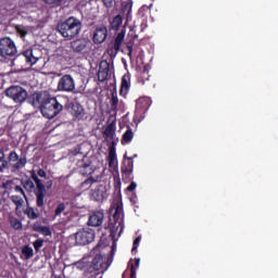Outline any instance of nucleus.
<instances>
[{
	"mask_svg": "<svg viewBox=\"0 0 278 278\" xmlns=\"http://www.w3.org/2000/svg\"><path fill=\"white\" fill-rule=\"evenodd\" d=\"M116 244H113L110 251V255H105V250L108 245L97 244L90 251V257H92L91 262H87L86 258H83L81 263H78L81 269H84L85 274H92L89 278H97L99 276V271L104 274L109 267L113 263V257L116 251Z\"/></svg>",
	"mask_w": 278,
	"mask_h": 278,
	"instance_id": "obj_1",
	"label": "nucleus"
},
{
	"mask_svg": "<svg viewBox=\"0 0 278 278\" xmlns=\"http://www.w3.org/2000/svg\"><path fill=\"white\" fill-rule=\"evenodd\" d=\"M31 104L34 108H38L41 115L48 119L55 118L64 110V105L48 90L34 92L31 94Z\"/></svg>",
	"mask_w": 278,
	"mask_h": 278,
	"instance_id": "obj_2",
	"label": "nucleus"
},
{
	"mask_svg": "<svg viewBox=\"0 0 278 278\" xmlns=\"http://www.w3.org/2000/svg\"><path fill=\"white\" fill-rule=\"evenodd\" d=\"M30 179H22L21 185L27 192H34L36 197V206L38 208H45L46 205V198L50 197L48 194L46 185L43 181L38 177L35 170L29 172Z\"/></svg>",
	"mask_w": 278,
	"mask_h": 278,
	"instance_id": "obj_3",
	"label": "nucleus"
},
{
	"mask_svg": "<svg viewBox=\"0 0 278 278\" xmlns=\"http://www.w3.org/2000/svg\"><path fill=\"white\" fill-rule=\"evenodd\" d=\"M28 159L26 152H21L20 155L16 150H11L7 159L3 148H0V173H4L9 165L12 173H18L26 167Z\"/></svg>",
	"mask_w": 278,
	"mask_h": 278,
	"instance_id": "obj_4",
	"label": "nucleus"
},
{
	"mask_svg": "<svg viewBox=\"0 0 278 278\" xmlns=\"http://www.w3.org/2000/svg\"><path fill=\"white\" fill-rule=\"evenodd\" d=\"M113 208H115L113 217H110L108 228L110 229V240H112V244H116L117 232L121 235L124 230V211L123 203L117 201L114 203Z\"/></svg>",
	"mask_w": 278,
	"mask_h": 278,
	"instance_id": "obj_5",
	"label": "nucleus"
},
{
	"mask_svg": "<svg viewBox=\"0 0 278 278\" xmlns=\"http://www.w3.org/2000/svg\"><path fill=\"white\" fill-rule=\"evenodd\" d=\"M81 23L75 16H71L62 23H59L56 30L67 40H73L79 34Z\"/></svg>",
	"mask_w": 278,
	"mask_h": 278,
	"instance_id": "obj_6",
	"label": "nucleus"
},
{
	"mask_svg": "<svg viewBox=\"0 0 278 278\" xmlns=\"http://www.w3.org/2000/svg\"><path fill=\"white\" fill-rule=\"evenodd\" d=\"M5 97L16 104H23L28 99V91L22 86H11L5 89Z\"/></svg>",
	"mask_w": 278,
	"mask_h": 278,
	"instance_id": "obj_7",
	"label": "nucleus"
},
{
	"mask_svg": "<svg viewBox=\"0 0 278 278\" xmlns=\"http://www.w3.org/2000/svg\"><path fill=\"white\" fill-rule=\"evenodd\" d=\"M16 53H17L16 45L10 37H4L0 39V58L2 59L14 58Z\"/></svg>",
	"mask_w": 278,
	"mask_h": 278,
	"instance_id": "obj_8",
	"label": "nucleus"
},
{
	"mask_svg": "<svg viewBox=\"0 0 278 278\" xmlns=\"http://www.w3.org/2000/svg\"><path fill=\"white\" fill-rule=\"evenodd\" d=\"M65 109L71 113L73 119L76 122H85L88 119V115L79 102H70L65 105Z\"/></svg>",
	"mask_w": 278,
	"mask_h": 278,
	"instance_id": "obj_9",
	"label": "nucleus"
},
{
	"mask_svg": "<svg viewBox=\"0 0 278 278\" xmlns=\"http://www.w3.org/2000/svg\"><path fill=\"white\" fill-rule=\"evenodd\" d=\"M40 58L34 49H26L13 59V63L24 61L27 65L34 66L39 62Z\"/></svg>",
	"mask_w": 278,
	"mask_h": 278,
	"instance_id": "obj_10",
	"label": "nucleus"
},
{
	"mask_svg": "<svg viewBox=\"0 0 278 278\" xmlns=\"http://www.w3.org/2000/svg\"><path fill=\"white\" fill-rule=\"evenodd\" d=\"M59 92H75V78L71 74L63 75L58 83Z\"/></svg>",
	"mask_w": 278,
	"mask_h": 278,
	"instance_id": "obj_11",
	"label": "nucleus"
},
{
	"mask_svg": "<svg viewBox=\"0 0 278 278\" xmlns=\"http://www.w3.org/2000/svg\"><path fill=\"white\" fill-rule=\"evenodd\" d=\"M94 240V231L92 229H83L75 233V244H91Z\"/></svg>",
	"mask_w": 278,
	"mask_h": 278,
	"instance_id": "obj_12",
	"label": "nucleus"
},
{
	"mask_svg": "<svg viewBox=\"0 0 278 278\" xmlns=\"http://www.w3.org/2000/svg\"><path fill=\"white\" fill-rule=\"evenodd\" d=\"M71 49L74 53H88L90 41L85 38H79L71 42Z\"/></svg>",
	"mask_w": 278,
	"mask_h": 278,
	"instance_id": "obj_13",
	"label": "nucleus"
},
{
	"mask_svg": "<svg viewBox=\"0 0 278 278\" xmlns=\"http://www.w3.org/2000/svg\"><path fill=\"white\" fill-rule=\"evenodd\" d=\"M103 220H104L103 211H92L89 214L87 225L91 227H100L103 224Z\"/></svg>",
	"mask_w": 278,
	"mask_h": 278,
	"instance_id": "obj_14",
	"label": "nucleus"
},
{
	"mask_svg": "<svg viewBox=\"0 0 278 278\" xmlns=\"http://www.w3.org/2000/svg\"><path fill=\"white\" fill-rule=\"evenodd\" d=\"M77 166L79 168L80 175L83 176H89L94 172L91 162L87 156H84L83 160L77 163Z\"/></svg>",
	"mask_w": 278,
	"mask_h": 278,
	"instance_id": "obj_15",
	"label": "nucleus"
},
{
	"mask_svg": "<svg viewBox=\"0 0 278 278\" xmlns=\"http://www.w3.org/2000/svg\"><path fill=\"white\" fill-rule=\"evenodd\" d=\"M108 37V28L105 26L97 27L92 40L94 45H102L106 40Z\"/></svg>",
	"mask_w": 278,
	"mask_h": 278,
	"instance_id": "obj_16",
	"label": "nucleus"
},
{
	"mask_svg": "<svg viewBox=\"0 0 278 278\" xmlns=\"http://www.w3.org/2000/svg\"><path fill=\"white\" fill-rule=\"evenodd\" d=\"M125 160H127V162L124 163V165L122 166V175H123V179L127 180L130 178L132 172H134V160L131 157H127L125 154Z\"/></svg>",
	"mask_w": 278,
	"mask_h": 278,
	"instance_id": "obj_17",
	"label": "nucleus"
},
{
	"mask_svg": "<svg viewBox=\"0 0 278 278\" xmlns=\"http://www.w3.org/2000/svg\"><path fill=\"white\" fill-rule=\"evenodd\" d=\"M110 73V63L108 61H101L98 72V80L100 83L106 81Z\"/></svg>",
	"mask_w": 278,
	"mask_h": 278,
	"instance_id": "obj_18",
	"label": "nucleus"
},
{
	"mask_svg": "<svg viewBox=\"0 0 278 278\" xmlns=\"http://www.w3.org/2000/svg\"><path fill=\"white\" fill-rule=\"evenodd\" d=\"M151 106V101L149 98L147 97H141L137 100V103H136V110L139 112V113H146L148 112V110L150 109Z\"/></svg>",
	"mask_w": 278,
	"mask_h": 278,
	"instance_id": "obj_19",
	"label": "nucleus"
},
{
	"mask_svg": "<svg viewBox=\"0 0 278 278\" xmlns=\"http://www.w3.org/2000/svg\"><path fill=\"white\" fill-rule=\"evenodd\" d=\"M35 256V251L33 248H29V244L23 245L21 249L20 258L22 261H29Z\"/></svg>",
	"mask_w": 278,
	"mask_h": 278,
	"instance_id": "obj_20",
	"label": "nucleus"
},
{
	"mask_svg": "<svg viewBox=\"0 0 278 278\" xmlns=\"http://www.w3.org/2000/svg\"><path fill=\"white\" fill-rule=\"evenodd\" d=\"M129 90H130V75L125 74L122 78L119 94L123 97H126Z\"/></svg>",
	"mask_w": 278,
	"mask_h": 278,
	"instance_id": "obj_21",
	"label": "nucleus"
},
{
	"mask_svg": "<svg viewBox=\"0 0 278 278\" xmlns=\"http://www.w3.org/2000/svg\"><path fill=\"white\" fill-rule=\"evenodd\" d=\"M125 34L126 31L123 29L121 33L117 34L115 41H114V47L111 49L112 53L113 51H115V55L116 53H118V51H121V47L125 40Z\"/></svg>",
	"mask_w": 278,
	"mask_h": 278,
	"instance_id": "obj_22",
	"label": "nucleus"
},
{
	"mask_svg": "<svg viewBox=\"0 0 278 278\" xmlns=\"http://www.w3.org/2000/svg\"><path fill=\"white\" fill-rule=\"evenodd\" d=\"M117 155H116V148H114V142L112 148L109 150V166L114 167L117 166Z\"/></svg>",
	"mask_w": 278,
	"mask_h": 278,
	"instance_id": "obj_23",
	"label": "nucleus"
},
{
	"mask_svg": "<svg viewBox=\"0 0 278 278\" xmlns=\"http://www.w3.org/2000/svg\"><path fill=\"white\" fill-rule=\"evenodd\" d=\"M33 229L35 231H38V232L45 235V236H51L52 235V231H51L50 227L42 226L40 223H35L33 225Z\"/></svg>",
	"mask_w": 278,
	"mask_h": 278,
	"instance_id": "obj_24",
	"label": "nucleus"
},
{
	"mask_svg": "<svg viewBox=\"0 0 278 278\" xmlns=\"http://www.w3.org/2000/svg\"><path fill=\"white\" fill-rule=\"evenodd\" d=\"M8 222L13 229L20 230L23 228V223L12 214L9 215Z\"/></svg>",
	"mask_w": 278,
	"mask_h": 278,
	"instance_id": "obj_25",
	"label": "nucleus"
},
{
	"mask_svg": "<svg viewBox=\"0 0 278 278\" xmlns=\"http://www.w3.org/2000/svg\"><path fill=\"white\" fill-rule=\"evenodd\" d=\"M115 130H116L115 124H114V122H112L105 127L103 135L106 139L112 140V139H114Z\"/></svg>",
	"mask_w": 278,
	"mask_h": 278,
	"instance_id": "obj_26",
	"label": "nucleus"
},
{
	"mask_svg": "<svg viewBox=\"0 0 278 278\" xmlns=\"http://www.w3.org/2000/svg\"><path fill=\"white\" fill-rule=\"evenodd\" d=\"M105 192L103 191V187L99 186L94 190L91 191V198L94 201H101L104 199Z\"/></svg>",
	"mask_w": 278,
	"mask_h": 278,
	"instance_id": "obj_27",
	"label": "nucleus"
},
{
	"mask_svg": "<svg viewBox=\"0 0 278 278\" xmlns=\"http://www.w3.org/2000/svg\"><path fill=\"white\" fill-rule=\"evenodd\" d=\"M24 214L29 218V219H38L40 217V213L36 212V210L31 206H27L24 210Z\"/></svg>",
	"mask_w": 278,
	"mask_h": 278,
	"instance_id": "obj_28",
	"label": "nucleus"
},
{
	"mask_svg": "<svg viewBox=\"0 0 278 278\" xmlns=\"http://www.w3.org/2000/svg\"><path fill=\"white\" fill-rule=\"evenodd\" d=\"M9 199L11 200V202L16 206V208H20L23 206L24 204V199L22 194H17V195H11L9 197Z\"/></svg>",
	"mask_w": 278,
	"mask_h": 278,
	"instance_id": "obj_29",
	"label": "nucleus"
},
{
	"mask_svg": "<svg viewBox=\"0 0 278 278\" xmlns=\"http://www.w3.org/2000/svg\"><path fill=\"white\" fill-rule=\"evenodd\" d=\"M125 45H126V49L128 50V58L132 60V53H135L136 51L135 37L128 40Z\"/></svg>",
	"mask_w": 278,
	"mask_h": 278,
	"instance_id": "obj_30",
	"label": "nucleus"
},
{
	"mask_svg": "<svg viewBox=\"0 0 278 278\" xmlns=\"http://www.w3.org/2000/svg\"><path fill=\"white\" fill-rule=\"evenodd\" d=\"M122 24H123V16L118 14L113 17L111 22V27L115 30H118Z\"/></svg>",
	"mask_w": 278,
	"mask_h": 278,
	"instance_id": "obj_31",
	"label": "nucleus"
},
{
	"mask_svg": "<svg viewBox=\"0 0 278 278\" xmlns=\"http://www.w3.org/2000/svg\"><path fill=\"white\" fill-rule=\"evenodd\" d=\"M132 139H134V131L130 127H128V129L123 135L122 143L123 144L130 143Z\"/></svg>",
	"mask_w": 278,
	"mask_h": 278,
	"instance_id": "obj_32",
	"label": "nucleus"
},
{
	"mask_svg": "<svg viewBox=\"0 0 278 278\" xmlns=\"http://www.w3.org/2000/svg\"><path fill=\"white\" fill-rule=\"evenodd\" d=\"M97 180L93 177L87 178L84 182H81L80 188L83 190H88Z\"/></svg>",
	"mask_w": 278,
	"mask_h": 278,
	"instance_id": "obj_33",
	"label": "nucleus"
},
{
	"mask_svg": "<svg viewBox=\"0 0 278 278\" xmlns=\"http://www.w3.org/2000/svg\"><path fill=\"white\" fill-rule=\"evenodd\" d=\"M111 106H112V111H117L118 98H117L116 91L112 92Z\"/></svg>",
	"mask_w": 278,
	"mask_h": 278,
	"instance_id": "obj_34",
	"label": "nucleus"
},
{
	"mask_svg": "<svg viewBox=\"0 0 278 278\" xmlns=\"http://www.w3.org/2000/svg\"><path fill=\"white\" fill-rule=\"evenodd\" d=\"M43 2L48 5H51L52 8H58L62 5V2H64V0H43Z\"/></svg>",
	"mask_w": 278,
	"mask_h": 278,
	"instance_id": "obj_35",
	"label": "nucleus"
},
{
	"mask_svg": "<svg viewBox=\"0 0 278 278\" xmlns=\"http://www.w3.org/2000/svg\"><path fill=\"white\" fill-rule=\"evenodd\" d=\"M65 210H66V204L60 203V204L56 206L55 211H54V216H60V215H62Z\"/></svg>",
	"mask_w": 278,
	"mask_h": 278,
	"instance_id": "obj_36",
	"label": "nucleus"
},
{
	"mask_svg": "<svg viewBox=\"0 0 278 278\" xmlns=\"http://www.w3.org/2000/svg\"><path fill=\"white\" fill-rule=\"evenodd\" d=\"M13 190H14V192H16V193H18L20 195H22L25 200L28 199V198H27V194H26V192H25V190H24V188H23L22 186H15V187L13 188Z\"/></svg>",
	"mask_w": 278,
	"mask_h": 278,
	"instance_id": "obj_37",
	"label": "nucleus"
},
{
	"mask_svg": "<svg viewBox=\"0 0 278 278\" xmlns=\"http://www.w3.org/2000/svg\"><path fill=\"white\" fill-rule=\"evenodd\" d=\"M103 5L110 10L116 4V0H102Z\"/></svg>",
	"mask_w": 278,
	"mask_h": 278,
	"instance_id": "obj_38",
	"label": "nucleus"
},
{
	"mask_svg": "<svg viewBox=\"0 0 278 278\" xmlns=\"http://www.w3.org/2000/svg\"><path fill=\"white\" fill-rule=\"evenodd\" d=\"M13 184H14V180H7L5 182L2 184V189L12 190Z\"/></svg>",
	"mask_w": 278,
	"mask_h": 278,
	"instance_id": "obj_39",
	"label": "nucleus"
},
{
	"mask_svg": "<svg viewBox=\"0 0 278 278\" xmlns=\"http://www.w3.org/2000/svg\"><path fill=\"white\" fill-rule=\"evenodd\" d=\"M129 266H130V274H129V277H130V278H136L137 273H136V267H135V265L131 263V264H129Z\"/></svg>",
	"mask_w": 278,
	"mask_h": 278,
	"instance_id": "obj_40",
	"label": "nucleus"
},
{
	"mask_svg": "<svg viewBox=\"0 0 278 278\" xmlns=\"http://www.w3.org/2000/svg\"><path fill=\"white\" fill-rule=\"evenodd\" d=\"M16 31L21 35V37H26L28 31L23 27H16Z\"/></svg>",
	"mask_w": 278,
	"mask_h": 278,
	"instance_id": "obj_41",
	"label": "nucleus"
},
{
	"mask_svg": "<svg viewBox=\"0 0 278 278\" xmlns=\"http://www.w3.org/2000/svg\"><path fill=\"white\" fill-rule=\"evenodd\" d=\"M36 175H37V177H41V178H47L48 177L47 172L43 170V169H38Z\"/></svg>",
	"mask_w": 278,
	"mask_h": 278,
	"instance_id": "obj_42",
	"label": "nucleus"
},
{
	"mask_svg": "<svg viewBox=\"0 0 278 278\" xmlns=\"http://www.w3.org/2000/svg\"><path fill=\"white\" fill-rule=\"evenodd\" d=\"M54 185V181L53 180H49L47 181L45 188H46V191L50 190Z\"/></svg>",
	"mask_w": 278,
	"mask_h": 278,
	"instance_id": "obj_43",
	"label": "nucleus"
},
{
	"mask_svg": "<svg viewBox=\"0 0 278 278\" xmlns=\"http://www.w3.org/2000/svg\"><path fill=\"white\" fill-rule=\"evenodd\" d=\"M137 188V184L136 182H131L130 186L127 188L128 191L132 192L135 189Z\"/></svg>",
	"mask_w": 278,
	"mask_h": 278,
	"instance_id": "obj_44",
	"label": "nucleus"
},
{
	"mask_svg": "<svg viewBox=\"0 0 278 278\" xmlns=\"http://www.w3.org/2000/svg\"><path fill=\"white\" fill-rule=\"evenodd\" d=\"M141 242V236L137 237L135 240H134V244H139Z\"/></svg>",
	"mask_w": 278,
	"mask_h": 278,
	"instance_id": "obj_45",
	"label": "nucleus"
},
{
	"mask_svg": "<svg viewBox=\"0 0 278 278\" xmlns=\"http://www.w3.org/2000/svg\"><path fill=\"white\" fill-rule=\"evenodd\" d=\"M137 251H138V245H134L131 250L132 255H136Z\"/></svg>",
	"mask_w": 278,
	"mask_h": 278,
	"instance_id": "obj_46",
	"label": "nucleus"
},
{
	"mask_svg": "<svg viewBox=\"0 0 278 278\" xmlns=\"http://www.w3.org/2000/svg\"><path fill=\"white\" fill-rule=\"evenodd\" d=\"M34 247H35L36 251H39V249H42L43 245L42 244H34Z\"/></svg>",
	"mask_w": 278,
	"mask_h": 278,
	"instance_id": "obj_47",
	"label": "nucleus"
},
{
	"mask_svg": "<svg viewBox=\"0 0 278 278\" xmlns=\"http://www.w3.org/2000/svg\"><path fill=\"white\" fill-rule=\"evenodd\" d=\"M139 266H140V258H136V266H135V268L137 269V268H139Z\"/></svg>",
	"mask_w": 278,
	"mask_h": 278,
	"instance_id": "obj_48",
	"label": "nucleus"
},
{
	"mask_svg": "<svg viewBox=\"0 0 278 278\" xmlns=\"http://www.w3.org/2000/svg\"><path fill=\"white\" fill-rule=\"evenodd\" d=\"M33 244H43V241L36 240V241L33 242Z\"/></svg>",
	"mask_w": 278,
	"mask_h": 278,
	"instance_id": "obj_49",
	"label": "nucleus"
},
{
	"mask_svg": "<svg viewBox=\"0 0 278 278\" xmlns=\"http://www.w3.org/2000/svg\"><path fill=\"white\" fill-rule=\"evenodd\" d=\"M51 278H62V276H58V275H55V274H52V275H51Z\"/></svg>",
	"mask_w": 278,
	"mask_h": 278,
	"instance_id": "obj_50",
	"label": "nucleus"
},
{
	"mask_svg": "<svg viewBox=\"0 0 278 278\" xmlns=\"http://www.w3.org/2000/svg\"><path fill=\"white\" fill-rule=\"evenodd\" d=\"M126 275H127V273L125 271L124 275H123V278H125Z\"/></svg>",
	"mask_w": 278,
	"mask_h": 278,
	"instance_id": "obj_51",
	"label": "nucleus"
},
{
	"mask_svg": "<svg viewBox=\"0 0 278 278\" xmlns=\"http://www.w3.org/2000/svg\"><path fill=\"white\" fill-rule=\"evenodd\" d=\"M147 75V71L143 72V76Z\"/></svg>",
	"mask_w": 278,
	"mask_h": 278,
	"instance_id": "obj_52",
	"label": "nucleus"
}]
</instances>
